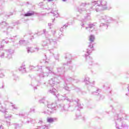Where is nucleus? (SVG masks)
<instances>
[{
    "mask_svg": "<svg viewBox=\"0 0 129 129\" xmlns=\"http://www.w3.org/2000/svg\"><path fill=\"white\" fill-rule=\"evenodd\" d=\"M47 121L48 122H53L54 121V120L52 118H48Z\"/></svg>",
    "mask_w": 129,
    "mask_h": 129,
    "instance_id": "obj_3",
    "label": "nucleus"
},
{
    "mask_svg": "<svg viewBox=\"0 0 129 129\" xmlns=\"http://www.w3.org/2000/svg\"><path fill=\"white\" fill-rule=\"evenodd\" d=\"M63 2H66V0H62Z\"/></svg>",
    "mask_w": 129,
    "mask_h": 129,
    "instance_id": "obj_6",
    "label": "nucleus"
},
{
    "mask_svg": "<svg viewBox=\"0 0 129 129\" xmlns=\"http://www.w3.org/2000/svg\"><path fill=\"white\" fill-rule=\"evenodd\" d=\"M94 40H95V38L94 35H91L89 36V41H90V42L92 43V42H94Z\"/></svg>",
    "mask_w": 129,
    "mask_h": 129,
    "instance_id": "obj_1",
    "label": "nucleus"
},
{
    "mask_svg": "<svg viewBox=\"0 0 129 129\" xmlns=\"http://www.w3.org/2000/svg\"><path fill=\"white\" fill-rule=\"evenodd\" d=\"M89 47V48H90V49H92V48H93V44L92 43H90Z\"/></svg>",
    "mask_w": 129,
    "mask_h": 129,
    "instance_id": "obj_4",
    "label": "nucleus"
},
{
    "mask_svg": "<svg viewBox=\"0 0 129 129\" xmlns=\"http://www.w3.org/2000/svg\"><path fill=\"white\" fill-rule=\"evenodd\" d=\"M34 15V12L28 13L27 14H25V17H31V16H33Z\"/></svg>",
    "mask_w": 129,
    "mask_h": 129,
    "instance_id": "obj_2",
    "label": "nucleus"
},
{
    "mask_svg": "<svg viewBox=\"0 0 129 129\" xmlns=\"http://www.w3.org/2000/svg\"><path fill=\"white\" fill-rule=\"evenodd\" d=\"M48 2H52V1H53V0H48Z\"/></svg>",
    "mask_w": 129,
    "mask_h": 129,
    "instance_id": "obj_5",
    "label": "nucleus"
}]
</instances>
